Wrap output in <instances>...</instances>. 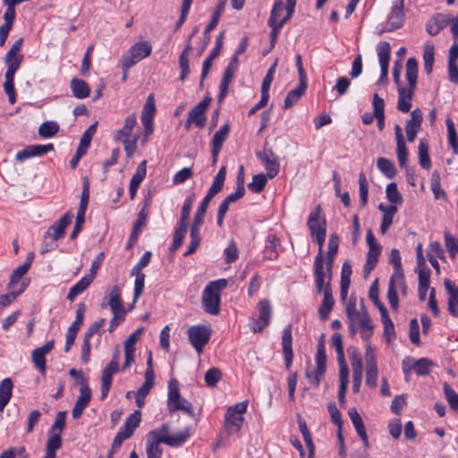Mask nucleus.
<instances>
[{"mask_svg":"<svg viewBox=\"0 0 458 458\" xmlns=\"http://www.w3.org/2000/svg\"><path fill=\"white\" fill-rule=\"evenodd\" d=\"M259 156L266 167L267 176L269 178H274L279 172V164L275 158L270 157L271 156H273V153L270 152V155L259 154Z\"/></svg>","mask_w":458,"mask_h":458,"instance_id":"45","label":"nucleus"},{"mask_svg":"<svg viewBox=\"0 0 458 458\" xmlns=\"http://www.w3.org/2000/svg\"><path fill=\"white\" fill-rule=\"evenodd\" d=\"M225 5H226V0H221L215 7L213 13H212L211 20L208 22V24L207 25V27L203 32L199 54H202V52L207 48L208 45L209 44V41H210L209 32L211 30H213L218 24L220 17L225 8Z\"/></svg>","mask_w":458,"mask_h":458,"instance_id":"16","label":"nucleus"},{"mask_svg":"<svg viewBox=\"0 0 458 458\" xmlns=\"http://www.w3.org/2000/svg\"><path fill=\"white\" fill-rule=\"evenodd\" d=\"M351 275H352V267L351 265L345 261L343 264L342 273H341V298L345 300L348 294V289L351 284Z\"/></svg>","mask_w":458,"mask_h":458,"instance_id":"40","label":"nucleus"},{"mask_svg":"<svg viewBox=\"0 0 458 458\" xmlns=\"http://www.w3.org/2000/svg\"><path fill=\"white\" fill-rule=\"evenodd\" d=\"M222 378V372L217 368H211L205 373V383L208 386L214 387Z\"/></svg>","mask_w":458,"mask_h":458,"instance_id":"63","label":"nucleus"},{"mask_svg":"<svg viewBox=\"0 0 458 458\" xmlns=\"http://www.w3.org/2000/svg\"><path fill=\"white\" fill-rule=\"evenodd\" d=\"M190 437V428H186L183 430L174 434L173 437H164L158 431V429L151 430L148 434V439L150 442L160 445L161 443L165 444L169 446H178L182 445Z\"/></svg>","mask_w":458,"mask_h":458,"instance_id":"10","label":"nucleus"},{"mask_svg":"<svg viewBox=\"0 0 458 458\" xmlns=\"http://www.w3.org/2000/svg\"><path fill=\"white\" fill-rule=\"evenodd\" d=\"M206 110L202 109L200 106H195L190 112L188 116L191 118V121H193V123L199 128L204 127L206 123V116H205Z\"/></svg>","mask_w":458,"mask_h":458,"instance_id":"58","label":"nucleus"},{"mask_svg":"<svg viewBox=\"0 0 458 458\" xmlns=\"http://www.w3.org/2000/svg\"><path fill=\"white\" fill-rule=\"evenodd\" d=\"M345 312L349 321L358 322L359 325L366 326L368 319L370 318L363 303H361L360 310H358L355 302L349 301Z\"/></svg>","mask_w":458,"mask_h":458,"instance_id":"24","label":"nucleus"},{"mask_svg":"<svg viewBox=\"0 0 458 458\" xmlns=\"http://www.w3.org/2000/svg\"><path fill=\"white\" fill-rule=\"evenodd\" d=\"M226 279H218L208 284L202 294V305L205 311L217 315L220 311L221 292L227 286Z\"/></svg>","mask_w":458,"mask_h":458,"instance_id":"2","label":"nucleus"},{"mask_svg":"<svg viewBox=\"0 0 458 458\" xmlns=\"http://www.w3.org/2000/svg\"><path fill=\"white\" fill-rule=\"evenodd\" d=\"M414 94V90L406 89L404 87L399 88L398 89V103L397 108L402 113H408L411 106V99Z\"/></svg>","mask_w":458,"mask_h":458,"instance_id":"34","label":"nucleus"},{"mask_svg":"<svg viewBox=\"0 0 458 458\" xmlns=\"http://www.w3.org/2000/svg\"><path fill=\"white\" fill-rule=\"evenodd\" d=\"M308 88L307 81H299V86L289 91L286 95L284 101V109H289L292 107L298 100L301 98V96L305 93Z\"/></svg>","mask_w":458,"mask_h":458,"instance_id":"33","label":"nucleus"},{"mask_svg":"<svg viewBox=\"0 0 458 458\" xmlns=\"http://www.w3.org/2000/svg\"><path fill=\"white\" fill-rule=\"evenodd\" d=\"M321 211L320 205H318L309 216L307 225L311 237L318 235L321 230L327 233V222Z\"/></svg>","mask_w":458,"mask_h":458,"instance_id":"19","label":"nucleus"},{"mask_svg":"<svg viewBox=\"0 0 458 458\" xmlns=\"http://www.w3.org/2000/svg\"><path fill=\"white\" fill-rule=\"evenodd\" d=\"M147 174V160H143L140 162V164L138 165L137 170L135 174L132 175L131 181H130V197L131 199H133L135 198V195L137 193L138 188L143 179L145 178Z\"/></svg>","mask_w":458,"mask_h":458,"instance_id":"28","label":"nucleus"},{"mask_svg":"<svg viewBox=\"0 0 458 458\" xmlns=\"http://www.w3.org/2000/svg\"><path fill=\"white\" fill-rule=\"evenodd\" d=\"M93 282L92 276H83L76 284H74L69 291L67 299L72 301L75 297L83 293Z\"/></svg>","mask_w":458,"mask_h":458,"instance_id":"42","label":"nucleus"},{"mask_svg":"<svg viewBox=\"0 0 458 458\" xmlns=\"http://www.w3.org/2000/svg\"><path fill=\"white\" fill-rule=\"evenodd\" d=\"M248 402L243 401L227 409L224 427L228 435L237 434L243 424V414L247 411Z\"/></svg>","mask_w":458,"mask_h":458,"instance_id":"4","label":"nucleus"},{"mask_svg":"<svg viewBox=\"0 0 458 458\" xmlns=\"http://www.w3.org/2000/svg\"><path fill=\"white\" fill-rule=\"evenodd\" d=\"M62 435L48 431L46 451L55 453L62 446Z\"/></svg>","mask_w":458,"mask_h":458,"instance_id":"62","label":"nucleus"},{"mask_svg":"<svg viewBox=\"0 0 458 458\" xmlns=\"http://www.w3.org/2000/svg\"><path fill=\"white\" fill-rule=\"evenodd\" d=\"M30 268V261H25L24 264L18 267L11 276L9 289H14L15 285L21 280V278L28 272Z\"/></svg>","mask_w":458,"mask_h":458,"instance_id":"59","label":"nucleus"},{"mask_svg":"<svg viewBox=\"0 0 458 458\" xmlns=\"http://www.w3.org/2000/svg\"><path fill=\"white\" fill-rule=\"evenodd\" d=\"M230 132L229 123H225L213 136L212 139V164L215 165L223 143L228 138Z\"/></svg>","mask_w":458,"mask_h":458,"instance_id":"22","label":"nucleus"},{"mask_svg":"<svg viewBox=\"0 0 458 458\" xmlns=\"http://www.w3.org/2000/svg\"><path fill=\"white\" fill-rule=\"evenodd\" d=\"M137 124V115L135 113L127 116L124 120L123 126L119 129L115 134L116 140H123L128 139H132V130Z\"/></svg>","mask_w":458,"mask_h":458,"instance_id":"31","label":"nucleus"},{"mask_svg":"<svg viewBox=\"0 0 458 458\" xmlns=\"http://www.w3.org/2000/svg\"><path fill=\"white\" fill-rule=\"evenodd\" d=\"M378 62L381 68V75L377 84H385L388 77V66L391 55V47L387 41H381L377 46Z\"/></svg>","mask_w":458,"mask_h":458,"instance_id":"15","label":"nucleus"},{"mask_svg":"<svg viewBox=\"0 0 458 458\" xmlns=\"http://www.w3.org/2000/svg\"><path fill=\"white\" fill-rule=\"evenodd\" d=\"M386 211V214L383 215V219L380 225V232L383 234H385L387 232L388 228L392 225L394 216L397 212V208L395 206L391 205L388 206V208Z\"/></svg>","mask_w":458,"mask_h":458,"instance_id":"61","label":"nucleus"},{"mask_svg":"<svg viewBox=\"0 0 458 458\" xmlns=\"http://www.w3.org/2000/svg\"><path fill=\"white\" fill-rule=\"evenodd\" d=\"M71 89L76 98L82 99L89 96L90 89L88 83L78 78L71 81Z\"/></svg>","mask_w":458,"mask_h":458,"instance_id":"37","label":"nucleus"},{"mask_svg":"<svg viewBox=\"0 0 458 458\" xmlns=\"http://www.w3.org/2000/svg\"><path fill=\"white\" fill-rule=\"evenodd\" d=\"M333 266L329 265L325 258L316 255L314 259L315 287L318 293H321L325 288L331 287L333 277Z\"/></svg>","mask_w":458,"mask_h":458,"instance_id":"6","label":"nucleus"},{"mask_svg":"<svg viewBox=\"0 0 458 458\" xmlns=\"http://www.w3.org/2000/svg\"><path fill=\"white\" fill-rule=\"evenodd\" d=\"M386 198L393 204H400L403 200L402 195L397 189L395 182H390L386 189Z\"/></svg>","mask_w":458,"mask_h":458,"instance_id":"64","label":"nucleus"},{"mask_svg":"<svg viewBox=\"0 0 458 458\" xmlns=\"http://www.w3.org/2000/svg\"><path fill=\"white\" fill-rule=\"evenodd\" d=\"M323 301L318 309V315L321 320L327 319L331 310H333L335 300L332 294V288H325L322 290Z\"/></svg>","mask_w":458,"mask_h":458,"instance_id":"29","label":"nucleus"},{"mask_svg":"<svg viewBox=\"0 0 458 458\" xmlns=\"http://www.w3.org/2000/svg\"><path fill=\"white\" fill-rule=\"evenodd\" d=\"M156 104L155 97L153 93H150L143 106L141 123L144 127V140H146L154 131L153 120L156 114Z\"/></svg>","mask_w":458,"mask_h":458,"instance_id":"12","label":"nucleus"},{"mask_svg":"<svg viewBox=\"0 0 458 458\" xmlns=\"http://www.w3.org/2000/svg\"><path fill=\"white\" fill-rule=\"evenodd\" d=\"M339 247V236L336 233H333L330 235L327 243V253L325 260L329 263V265H334L335 256L338 251Z\"/></svg>","mask_w":458,"mask_h":458,"instance_id":"48","label":"nucleus"},{"mask_svg":"<svg viewBox=\"0 0 458 458\" xmlns=\"http://www.w3.org/2000/svg\"><path fill=\"white\" fill-rule=\"evenodd\" d=\"M404 0H395L393 2L391 11L387 16V31H394L400 29L404 22Z\"/></svg>","mask_w":458,"mask_h":458,"instance_id":"14","label":"nucleus"},{"mask_svg":"<svg viewBox=\"0 0 458 458\" xmlns=\"http://www.w3.org/2000/svg\"><path fill=\"white\" fill-rule=\"evenodd\" d=\"M418 78V64L415 58L411 57L406 62V80L408 89L415 90Z\"/></svg>","mask_w":458,"mask_h":458,"instance_id":"38","label":"nucleus"},{"mask_svg":"<svg viewBox=\"0 0 458 458\" xmlns=\"http://www.w3.org/2000/svg\"><path fill=\"white\" fill-rule=\"evenodd\" d=\"M91 399V390L87 381H82L80 387V395L72 411V416L74 420H78L83 413L84 409L88 406Z\"/></svg>","mask_w":458,"mask_h":458,"instance_id":"18","label":"nucleus"},{"mask_svg":"<svg viewBox=\"0 0 458 458\" xmlns=\"http://www.w3.org/2000/svg\"><path fill=\"white\" fill-rule=\"evenodd\" d=\"M23 39L21 38L14 42L4 57V64H7V70L4 74V89L8 96L9 103L13 105L16 102V93L14 89V75L20 68L23 55L20 54Z\"/></svg>","mask_w":458,"mask_h":458,"instance_id":"1","label":"nucleus"},{"mask_svg":"<svg viewBox=\"0 0 458 458\" xmlns=\"http://www.w3.org/2000/svg\"><path fill=\"white\" fill-rule=\"evenodd\" d=\"M267 183V175L264 174H258L252 177V180L248 183V188L254 193H259L263 191Z\"/></svg>","mask_w":458,"mask_h":458,"instance_id":"57","label":"nucleus"},{"mask_svg":"<svg viewBox=\"0 0 458 458\" xmlns=\"http://www.w3.org/2000/svg\"><path fill=\"white\" fill-rule=\"evenodd\" d=\"M435 49L432 45H426L423 52L424 70L427 74H430L433 70Z\"/></svg>","mask_w":458,"mask_h":458,"instance_id":"56","label":"nucleus"},{"mask_svg":"<svg viewBox=\"0 0 458 458\" xmlns=\"http://www.w3.org/2000/svg\"><path fill=\"white\" fill-rule=\"evenodd\" d=\"M237 70L227 66L225 70L222 81L220 82V90L218 95V102H221L228 93L229 85L234 77V73Z\"/></svg>","mask_w":458,"mask_h":458,"instance_id":"39","label":"nucleus"},{"mask_svg":"<svg viewBox=\"0 0 458 458\" xmlns=\"http://www.w3.org/2000/svg\"><path fill=\"white\" fill-rule=\"evenodd\" d=\"M225 174L226 168L225 165H223L215 176L213 183L208 191L209 195L215 197L218 192L222 191L225 180Z\"/></svg>","mask_w":458,"mask_h":458,"instance_id":"47","label":"nucleus"},{"mask_svg":"<svg viewBox=\"0 0 458 458\" xmlns=\"http://www.w3.org/2000/svg\"><path fill=\"white\" fill-rule=\"evenodd\" d=\"M53 149L54 145L52 143L46 145H30L21 151H19L15 156V159L21 162L27 158L43 156Z\"/></svg>","mask_w":458,"mask_h":458,"instance_id":"21","label":"nucleus"},{"mask_svg":"<svg viewBox=\"0 0 458 458\" xmlns=\"http://www.w3.org/2000/svg\"><path fill=\"white\" fill-rule=\"evenodd\" d=\"M152 46L148 41H139L132 45L128 53L123 55L121 58V64L123 70L135 65L140 60L150 55Z\"/></svg>","mask_w":458,"mask_h":458,"instance_id":"8","label":"nucleus"},{"mask_svg":"<svg viewBox=\"0 0 458 458\" xmlns=\"http://www.w3.org/2000/svg\"><path fill=\"white\" fill-rule=\"evenodd\" d=\"M284 10V4L282 0H276L273 5V8L270 13V17L268 18L267 24L274 25L278 24L281 20V15Z\"/></svg>","mask_w":458,"mask_h":458,"instance_id":"60","label":"nucleus"},{"mask_svg":"<svg viewBox=\"0 0 458 458\" xmlns=\"http://www.w3.org/2000/svg\"><path fill=\"white\" fill-rule=\"evenodd\" d=\"M282 345L284 354L285 365L289 369L293 358V352L292 350V328L291 326L285 327L283 331Z\"/></svg>","mask_w":458,"mask_h":458,"instance_id":"32","label":"nucleus"},{"mask_svg":"<svg viewBox=\"0 0 458 458\" xmlns=\"http://www.w3.org/2000/svg\"><path fill=\"white\" fill-rule=\"evenodd\" d=\"M377 168L389 179L395 176L396 170L394 164L386 157H379L377 161Z\"/></svg>","mask_w":458,"mask_h":458,"instance_id":"50","label":"nucleus"},{"mask_svg":"<svg viewBox=\"0 0 458 458\" xmlns=\"http://www.w3.org/2000/svg\"><path fill=\"white\" fill-rule=\"evenodd\" d=\"M349 417L355 428L358 436L363 442L366 448L369 447V437L360 415L355 408H351L348 411Z\"/></svg>","mask_w":458,"mask_h":458,"instance_id":"27","label":"nucleus"},{"mask_svg":"<svg viewBox=\"0 0 458 458\" xmlns=\"http://www.w3.org/2000/svg\"><path fill=\"white\" fill-rule=\"evenodd\" d=\"M55 345V341L50 340L47 342L43 346L33 350L31 358L35 367L42 373H46V355L48 354Z\"/></svg>","mask_w":458,"mask_h":458,"instance_id":"20","label":"nucleus"},{"mask_svg":"<svg viewBox=\"0 0 458 458\" xmlns=\"http://www.w3.org/2000/svg\"><path fill=\"white\" fill-rule=\"evenodd\" d=\"M372 106L374 109V116L377 121L379 131H383L385 127V102L377 93L373 95Z\"/></svg>","mask_w":458,"mask_h":458,"instance_id":"35","label":"nucleus"},{"mask_svg":"<svg viewBox=\"0 0 458 458\" xmlns=\"http://www.w3.org/2000/svg\"><path fill=\"white\" fill-rule=\"evenodd\" d=\"M347 353L352 368V373L363 372L362 358L356 346H350L347 348Z\"/></svg>","mask_w":458,"mask_h":458,"instance_id":"43","label":"nucleus"},{"mask_svg":"<svg viewBox=\"0 0 458 458\" xmlns=\"http://www.w3.org/2000/svg\"><path fill=\"white\" fill-rule=\"evenodd\" d=\"M190 343L192 344L196 352L199 354L202 352L204 346L208 343L211 331L206 326H191L187 331Z\"/></svg>","mask_w":458,"mask_h":458,"instance_id":"11","label":"nucleus"},{"mask_svg":"<svg viewBox=\"0 0 458 458\" xmlns=\"http://www.w3.org/2000/svg\"><path fill=\"white\" fill-rule=\"evenodd\" d=\"M339 391L338 399L340 403L345 402V393L349 383V369H340L339 370Z\"/></svg>","mask_w":458,"mask_h":458,"instance_id":"52","label":"nucleus"},{"mask_svg":"<svg viewBox=\"0 0 458 458\" xmlns=\"http://www.w3.org/2000/svg\"><path fill=\"white\" fill-rule=\"evenodd\" d=\"M259 318L252 323L251 329L254 333L261 332L270 323L272 309L267 299H263L258 303Z\"/></svg>","mask_w":458,"mask_h":458,"instance_id":"17","label":"nucleus"},{"mask_svg":"<svg viewBox=\"0 0 458 458\" xmlns=\"http://www.w3.org/2000/svg\"><path fill=\"white\" fill-rule=\"evenodd\" d=\"M419 163L424 169H429L431 161L428 155V145L426 140H420L419 145Z\"/></svg>","mask_w":458,"mask_h":458,"instance_id":"51","label":"nucleus"},{"mask_svg":"<svg viewBox=\"0 0 458 458\" xmlns=\"http://www.w3.org/2000/svg\"><path fill=\"white\" fill-rule=\"evenodd\" d=\"M432 365V361L427 358H421L414 362L411 358H407L403 361L404 373H407L410 369H414L419 376L428 375Z\"/></svg>","mask_w":458,"mask_h":458,"instance_id":"23","label":"nucleus"},{"mask_svg":"<svg viewBox=\"0 0 458 458\" xmlns=\"http://www.w3.org/2000/svg\"><path fill=\"white\" fill-rule=\"evenodd\" d=\"M365 364H366V385L369 388L374 389L377 386L378 368H377V362L376 351L369 344H368L366 345Z\"/></svg>","mask_w":458,"mask_h":458,"instance_id":"9","label":"nucleus"},{"mask_svg":"<svg viewBox=\"0 0 458 458\" xmlns=\"http://www.w3.org/2000/svg\"><path fill=\"white\" fill-rule=\"evenodd\" d=\"M167 407L170 412L175 411H183L191 417L194 416V411L191 403L182 397L176 379H171L168 386Z\"/></svg>","mask_w":458,"mask_h":458,"instance_id":"7","label":"nucleus"},{"mask_svg":"<svg viewBox=\"0 0 458 458\" xmlns=\"http://www.w3.org/2000/svg\"><path fill=\"white\" fill-rule=\"evenodd\" d=\"M446 127L448 143L452 147L454 154L458 155V136L456 133L454 123L450 118L446 120Z\"/></svg>","mask_w":458,"mask_h":458,"instance_id":"55","label":"nucleus"},{"mask_svg":"<svg viewBox=\"0 0 458 458\" xmlns=\"http://www.w3.org/2000/svg\"><path fill=\"white\" fill-rule=\"evenodd\" d=\"M195 199V194L191 193L184 201L183 206L182 208L181 218H180V226L188 228V222L190 219V214L191 210V206Z\"/></svg>","mask_w":458,"mask_h":458,"instance_id":"49","label":"nucleus"},{"mask_svg":"<svg viewBox=\"0 0 458 458\" xmlns=\"http://www.w3.org/2000/svg\"><path fill=\"white\" fill-rule=\"evenodd\" d=\"M394 134L396 139V155L398 163L401 167H404L408 160V149L406 148L402 128L398 124L394 127Z\"/></svg>","mask_w":458,"mask_h":458,"instance_id":"26","label":"nucleus"},{"mask_svg":"<svg viewBox=\"0 0 458 458\" xmlns=\"http://www.w3.org/2000/svg\"><path fill=\"white\" fill-rule=\"evenodd\" d=\"M13 384L11 378L6 377L0 382V411H3L9 403L13 394Z\"/></svg>","mask_w":458,"mask_h":458,"instance_id":"36","label":"nucleus"},{"mask_svg":"<svg viewBox=\"0 0 458 458\" xmlns=\"http://www.w3.org/2000/svg\"><path fill=\"white\" fill-rule=\"evenodd\" d=\"M396 284H401L399 280L391 277L388 284L387 299L393 310H397L399 304Z\"/></svg>","mask_w":458,"mask_h":458,"instance_id":"54","label":"nucleus"},{"mask_svg":"<svg viewBox=\"0 0 458 458\" xmlns=\"http://www.w3.org/2000/svg\"><path fill=\"white\" fill-rule=\"evenodd\" d=\"M223 38H224V31H222L219 36L216 38V46L210 55L204 60L201 78H200V86L203 85V81L207 77L209 72V70L212 66L213 61L218 56L223 47Z\"/></svg>","mask_w":458,"mask_h":458,"instance_id":"25","label":"nucleus"},{"mask_svg":"<svg viewBox=\"0 0 458 458\" xmlns=\"http://www.w3.org/2000/svg\"><path fill=\"white\" fill-rule=\"evenodd\" d=\"M107 301V305L110 307L113 313V318L110 320L108 331L112 333L120 323L125 319L127 310H125L122 298L121 291L118 285H114L109 293L105 296L102 307L106 305L105 301Z\"/></svg>","mask_w":458,"mask_h":458,"instance_id":"3","label":"nucleus"},{"mask_svg":"<svg viewBox=\"0 0 458 458\" xmlns=\"http://www.w3.org/2000/svg\"><path fill=\"white\" fill-rule=\"evenodd\" d=\"M445 287L449 295L448 311L452 316L458 317V287L448 279L445 281Z\"/></svg>","mask_w":458,"mask_h":458,"instance_id":"30","label":"nucleus"},{"mask_svg":"<svg viewBox=\"0 0 458 458\" xmlns=\"http://www.w3.org/2000/svg\"><path fill=\"white\" fill-rule=\"evenodd\" d=\"M423 116L422 112L416 108L411 112V118L406 122L405 131L419 132L421 128Z\"/></svg>","mask_w":458,"mask_h":458,"instance_id":"46","label":"nucleus"},{"mask_svg":"<svg viewBox=\"0 0 458 458\" xmlns=\"http://www.w3.org/2000/svg\"><path fill=\"white\" fill-rule=\"evenodd\" d=\"M390 262L393 264L394 268V273L391 277H394V279H398L400 284H403V272L402 268L401 256L398 250H391Z\"/></svg>","mask_w":458,"mask_h":458,"instance_id":"44","label":"nucleus"},{"mask_svg":"<svg viewBox=\"0 0 458 458\" xmlns=\"http://www.w3.org/2000/svg\"><path fill=\"white\" fill-rule=\"evenodd\" d=\"M59 131V125L53 121L44 122L38 128V134L42 138H52Z\"/></svg>","mask_w":458,"mask_h":458,"instance_id":"53","label":"nucleus"},{"mask_svg":"<svg viewBox=\"0 0 458 458\" xmlns=\"http://www.w3.org/2000/svg\"><path fill=\"white\" fill-rule=\"evenodd\" d=\"M205 215H206V211H203L199 208L194 215V219H193V223L191 227V233H190L191 242L188 246L187 251L183 254L184 257L193 254L196 251V250L198 249V247L201 242L199 229H200V226L202 225V224L204 223Z\"/></svg>","mask_w":458,"mask_h":458,"instance_id":"13","label":"nucleus"},{"mask_svg":"<svg viewBox=\"0 0 458 458\" xmlns=\"http://www.w3.org/2000/svg\"><path fill=\"white\" fill-rule=\"evenodd\" d=\"M73 218V214L72 211H68L57 222L53 224L47 231L44 236V247L42 249V253H46L55 247L57 244L54 242L50 243L47 242L48 238H51L53 241H57L64 236L66 227L72 223Z\"/></svg>","mask_w":458,"mask_h":458,"instance_id":"5","label":"nucleus"},{"mask_svg":"<svg viewBox=\"0 0 458 458\" xmlns=\"http://www.w3.org/2000/svg\"><path fill=\"white\" fill-rule=\"evenodd\" d=\"M331 342H332V345L335 347V349L336 351L337 361L340 366V369H344V368L349 369L348 365L345 361V358H344V344H343V339H342L341 334L335 333L332 335Z\"/></svg>","mask_w":458,"mask_h":458,"instance_id":"41","label":"nucleus"}]
</instances>
